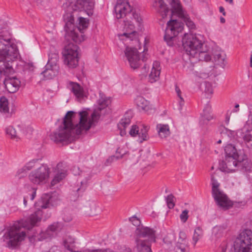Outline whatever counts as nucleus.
Instances as JSON below:
<instances>
[{"label":"nucleus","instance_id":"f03ea898","mask_svg":"<svg viewBox=\"0 0 252 252\" xmlns=\"http://www.w3.org/2000/svg\"><path fill=\"white\" fill-rule=\"evenodd\" d=\"M91 127V123L87 120L86 111H80L78 114L68 111L62 124L50 134V137L57 144H67L75 135L81 134Z\"/></svg>","mask_w":252,"mask_h":252},{"label":"nucleus","instance_id":"09e8293b","mask_svg":"<svg viewBox=\"0 0 252 252\" xmlns=\"http://www.w3.org/2000/svg\"><path fill=\"white\" fill-rule=\"evenodd\" d=\"M129 221L135 226H138L140 223V220L135 216H133L129 218Z\"/></svg>","mask_w":252,"mask_h":252},{"label":"nucleus","instance_id":"2f4dec72","mask_svg":"<svg viewBox=\"0 0 252 252\" xmlns=\"http://www.w3.org/2000/svg\"><path fill=\"white\" fill-rule=\"evenodd\" d=\"M157 129L159 137L164 138L170 134L169 127L168 125L159 124L157 125Z\"/></svg>","mask_w":252,"mask_h":252},{"label":"nucleus","instance_id":"5701e85b","mask_svg":"<svg viewBox=\"0 0 252 252\" xmlns=\"http://www.w3.org/2000/svg\"><path fill=\"white\" fill-rule=\"evenodd\" d=\"M61 229V225L58 222L54 223L50 225L48 229L40 234V240L51 239L54 237L56 232Z\"/></svg>","mask_w":252,"mask_h":252},{"label":"nucleus","instance_id":"412c9836","mask_svg":"<svg viewBox=\"0 0 252 252\" xmlns=\"http://www.w3.org/2000/svg\"><path fill=\"white\" fill-rule=\"evenodd\" d=\"M241 137L247 145L252 143V116L249 117L242 129Z\"/></svg>","mask_w":252,"mask_h":252},{"label":"nucleus","instance_id":"8fccbe9b","mask_svg":"<svg viewBox=\"0 0 252 252\" xmlns=\"http://www.w3.org/2000/svg\"><path fill=\"white\" fill-rule=\"evenodd\" d=\"M175 91L177 93V96H179L181 94L182 92L179 87H178L177 85H176L175 86Z\"/></svg>","mask_w":252,"mask_h":252},{"label":"nucleus","instance_id":"c756f323","mask_svg":"<svg viewBox=\"0 0 252 252\" xmlns=\"http://www.w3.org/2000/svg\"><path fill=\"white\" fill-rule=\"evenodd\" d=\"M211 106L208 103L206 104L201 114L200 123L201 125H207L209 121L213 119V117L211 115Z\"/></svg>","mask_w":252,"mask_h":252},{"label":"nucleus","instance_id":"393cba45","mask_svg":"<svg viewBox=\"0 0 252 252\" xmlns=\"http://www.w3.org/2000/svg\"><path fill=\"white\" fill-rule=\"evenodd\" d=\"M214 62L217 65L224 68L226 64V56L224 51L216 49L213 52Z\"/></svg>","mask_w":252,"mask_h":252},{"label":"nucleus","instance_id":"20e7f679","mask_svg":"<svg viewBox=\"0 0 252 252\" xmlns=\"http://www.w3.org/2000/svg\"><path fill=\"white\" fill-rule=\"evenodd\" d=\"M202 37L201 35L185 33L182 38V45L189 56V62H186L184 65L187 71H192L193 63L198 61L209 62L211 60V56L207 52L201 51L203 45Z\"/></svg>","mask_w":252,"mask_h":252},{"label":"nucleus","instance_id":"864d4df0","mask_svg":"<svg viewBox=\"0 0 252 252\" xmlns=\"http://www.w3.org/2000/svg\"><path fill=\"white\" fill-rule=\"evenodd\" d=\"M219 10H220V12L222 13V14L225 16V12L224 11V9L223 7L222 6H220V8H219Z\"/></svg>","mask_w":252,"mask_h":252},{"label":"nucleus","instance_id":"603ef678","mask_svg":"<svg viewBox=\"0 0 252 252\" xmlns=\"http://www.w3.org/2000/svg\"><path fill=\"white\" fill-rule=\"evenodd\" d=\"M179 104L181 107L184 104V100L183 97L180 98Z\"/></svg>","mask_w":252,"mask_h":252},{"label":"nucleus","instance_id":"aec40b11","mask_svg":"<svg viewBox=\"0 0 252 252\" xmlns=\"http://www.w3.org/2000/svg\"><path fill=\"white\" fill-rule=\"evenodd\" d=\"M149 128L146 126H144L143 128L139 129L136 125H133L129 132V134L133 137L138 135V141L140 143L143 142L144 141L147 140L149 138L148 136V131Z\"/></svg>","mask_w":252,"mask_h":252},{"label":"nucleus","instance_id":"f257e3e1","mask_svg":"<svg viewBox=\"0 0 252 252\" xmlns=\"http://www.w3.org/2000/svg\"><path fill=\"white\" fill-rule=\"evenodd\" d=\"M51 200V197L49 195H44L41 200L35 203L37 210L34 213L27 219L15 222L7 228L2 237L3 241L6 243L7 247L15 248L25 239L26 234L24 229L30 230L41 220L42 216L41 209L49 208Z\"/></svg>","mask_w":252,"mask_h":252},{"label":"nucleus","instance_id":"c9c22d12","mask_svg":"<svg viewBox=\"0 0 252 252\" xmlns=\"http://www.w3.org/2000/svg\"><path fill=\"white\" fill-rule=\"evenodd\" d=\"M38 160V159H33L28 162L22 168L19 169L17 171V174H23L22 176H23L26 174V172L28 170L32 169L34 166L35 163ZM21 176H20V177Z\"/></svg>","mask_w":252,"mask_h":252},{"label":"nucleus","instance_id":"f3484780","mask_svg":"<svg viewBox=\"0 0 252 252\" xmlns=\"http://www.w3.org/2000/svg\"><path fill=\"white\" fill-rule=\"evenodd\" d=\"M240 162V157H234L233 156H225L220 163V169L221 171L225 172H231L238 169Z\"/></svg>","mask_w":252,"mask_h":252},{"label":"nucleus","instance_id":"b1692460","mask_svg":"<svg viewBox=\"0 0 252 252\" xmlns=\"http://www.w3.org/2000/svg\"><path fill=\"white\" fill-rule=\"evenodd\" d=\"M67 88L79 101H81L85 96V92L83 87L77 83L69 82L67 84Z\"/></svg>","mask_w":252,"mask_h":252},{"label":"nucleus","instance_id":"e2e57ef3","mask_svg":"<svg viewBox=\"0 0 252 252\" xmlns=\"http://www.w3.org/2000/svg\"><path fill=\"white\" fill-rule=\"evenodd\" d=\"M229 120V117H226V123H228Z\"/></svg>","mask_w":252,"mask_h":252},{"label":"nucleus","instance_id":"dca6fc26","mask_svg":"<svg viewBox=\"0 0 252 252\" xmlns=\"http://www.w3.org/2000/svg\"><path fill=\"white\" fill-rule=\"evenodd\" d=\"M32 131V128L29 126L26 127L24 125H18L16 128L11 126H7L5 128V132L11 139L18 141L21 137L27 134L29 132Z\"/></svg>","mask_w":252,"mask_h":252},{"label":"nucleus","instance_id":"7ed1b4c3","mask_svg":"<svg viewBox=\"0 0 252 252\" xmlns=\"http://www.w3.org/2000/svg\"><path fill=\"white\" fill-rule=\"evenodd\" d=\"M116 17L117 19L126 17L125 22V29L126 32L119 35L121 39L125 36L126 39L130 40H136L137 33L134 30L135 27L134 22L136 23L137 29L142 30V19L138 13L132 12V8L127 0H118L114 8Z\"/></svg>","mask_w":252,"mask_h":252},{"label":"nucleus","instance_id":"774afa93","mask_svg":"<svg viewBox=\"0 0 252 252\" xmlns=\"http://www.w3.org/2000/svg\"><path fill=\"white\" fill-rule=\"evenodd\" d=\"M93 206H94V208H95V204H94V205H93Z\"/></svg>","mask_w":252,"mask_h":252},{"label":"nucleus","instance_id":"4c0bfd02","mask_svg":"<svg viewBox=\"0 0 252 252\" xmlns=\"http://www.w3.org/2000/svg\"><path fill=\"white\" fill-rule=\"evenodd\" d=\"M0 111L4 113H7L9 111L8 101L5 97L0 98Z\"/></svg>","mask_w":252,"mask_h":252},{"label":"nucleus","instance_id":"58836bf2","mask_svg":"<svg viewBox=\"0 0 252 252\" xmlns=\"http://www.w3.org/2000/svg\"><path fill=\"white\" fill-rule=\"evenodd\" d=\"M36 189L34 188L30 187L29 189V193L26 195L24 198V204L25 206H27V201L29 199L33 200L36 195Z\"/></svg>","mask_w":252,"mask_h":252},{"label":"nucleus","instance_id":"423d86ee","mask_svg":"<svg viewBox=\"0 0 252 252\" xmlns=\"http://www.w3.org/2000/svg\"><path fill=\"white\" fill-rule=\"evenodd\" d=\"M67 20L64 26L65 37L67 40H72L76 43H80L85 39L84 34L89 25V20L83 17L79 18V23L75 26L74 17L71 14L67 15Z\"/></svg>","mask_w":252,"mask_h":252},{"label":"nucleus","instance_id":"4468645a","mask_svg":"<svg viewBox=\"0 0 252 252\" xmlns=\"http://www.w3.org/2000/svg\"><path fill=\"white\" fill-rule=\"evenodd\" d=\"M125 55L130 67L133 69L138 68L141 65V63L145 62L147 58L145 54H143L141 58L137 49L129 47H126Z\"/></svg>","mask_w":252,"mask_h":252},{"label":"nucleus","instance_id":"2eb2a0df","mask_svg":"<svg viewBox=\"0 0 252 252\" xmlns=\"http://www.w3.org/2000/svg\"><path fill=\"white\" fill-rule=\"evenodd\" d=\"M183 30V24L176 19H171L167 23L164 38L169 44L173 38Z\"/></svg>","mask_w":252,"mask_h":252},{"label":"nucleus","instance_id":"473e14b6","mask_svg":"<svg viewBox=\"0 0 252 252\" xmlns=\"http://www.w3.org/2000/svg\"><path fill=\"white\" fill-rule=\"evenodd\" d=\"M132 117V112H127L118 124L119 128H126L130 124Z\"/></svg>","mask_w":252,"mask_h":252},{"label":"nucleus","instance_id":"a19ab883","mask_svg":"<svg viewBox=\"0 0 252 252\" xmlns=\"http://www.w3.org/2000/svg\"><path fill=\"white\" fill-rule=\"evenodd\" d=\"M129 159L131 164H135L137 163L140 156L139 153L138 151H134L129 154Z\"/></svg>","mask_w":252,"mask_h":252},{"label":"nucleus","instance_id":"a211bd4d","mask_svg":"<svg viewBox=\"0 0 252 252\" xmlns=\"http://www.w3.org/2000/svg\"><path fill=\"white\" fill-rule=\"evenodd\" d=\"M110 103V100L105 97L101 96L100 98L98 100V107L95 109L91 115L92 118H88V114H87V120L91 123V126L93 125L100 116L101 110L105 108ZM88 113L87 112H86Z\"/></svg>","mask_w":252,"mask_h":252},{"label":"nucleus","instance_id":"69168bd1","mask_svg":"<svg viewBox=\"0 0 252 252\" xmlns=\"http://www.w3.org/2000/svg\"><path fill=\"white\" fill-rule=\"evenodd\" d=\"M221 140H219V141H218L217 143L220 144V143H221Z\"/></svg>","mask_w":252,"mask_h":252},{"label":"nucleus","instance_id":"bf43d9fd","mask_svg":"<svg viewBox=\"0 0 252 252\" xmlns=\"http://www.w3.org/2000/svg\"><path fill=\"white\" fill-rule=\"evenodd\" d=\"M250 65H251V67H252V54L251 55Z\"/></svg>","mask_w":252,"mask_h":252},{"label":"nucleus","instance_id":"6e6552de","mask_svg":"<svg viewBox=\"0 0 252 252\" xmlns=\"http://www.w3.org/2000/svg\"><path fill=\"white\" fill-rule=\"evenodd\" d=\"M135 234L138 252H152L150 245L156 241L155 231L148 227H139L135 230Z\"/></svg>","mask_w":252,"mask_h":252},{"label":"nucleus","instance_id":"4d7b16f0","mask_svg":"<svg viewBox=\"0 0 252 252\" xmlns=\"http://www.w3.org/2000/svg\"><path fill=\"white\" fill-rule=\"evenodd\" d=\"M225 19L223 17H220V22L221 23H224L225 22Z\"/></svg>","mask_w":252,"mask_h":252},{"label":"nucleus","instance_id":"49530a36","mask_svg":"<svg viewBox=\"0 0 252 252\" xmlns=\"http://www.w3.org/2000/svg\"><path fill=\"white\" fill-rule=\"evenodd\" d=\"M221 135L223 137V135H227L229 137L234 136L235 132L234 131L229 130L227 128H224V129L221 132Z\"/></svg>","mask_w":252,"mask_h":252},{"label":"nucleus","instance_id":"a878e982","mask_svg":"<svg viewBox=\"0 0 252 252\" xmlns=\"http://www.w3.org/2000/svg\"><path fill=\"white\" fill-rule=\"evenodd\" d=\"M80 178H84V180L80 179V183L82 187L77 189V191H81L83 192L85 190L86 185L87 181L91 179L92 176V171L91 169L86 168L81 171L79 174Z\"/></svg>","mask_w":252,"mask_h":252},{"label":"nucleus","instance_id":"f8f14e48","mask_svg":"<svg viewBox=\"0 0 252 252\" xmlns=\"http://www.w3.org/2000/svg\"><path fill=\"white\" fill-rule=\"evenodd\" d=\"M50 174L49 167L42 164L37 169L31 171L29 175L30 181L34 185H41L45 184L48 180Z\"/></svg>","mask_w":252,"mask_h":252},{"label":"nucleus","instance_id":"ddd939ff","mask_svg":"<svg viewBox=\"0 0 252 252\" xmlns=\"http://www.w3.org/2000/svg\"><path fill=\"white\" fill-rule=\"evenodd\" d=\"M58 53L55 52L49 54V59L45 66V69L41 74L46 79H51L56 76L59 72V66L58 64Z\"/></svg>","mask_w":252,"mask_h":252},{"label":"nucleus","instance_id":"4be33fe9","mask_svg":"<svg viewBox=\"0 0 252 252\" xmlns=\"http://www.w3.org/2000/svg\"><path fill=\"white\" fill-rule=\"evenodd\" d=\"M175 242V235L172 233H168L159 242L162 249L165 251L169 252L172 250Z\"/></svg>","mask_w":252,"mask_h":252},{"label":"nucleus","instance_id":"a18cd8bd","mask_svg":"<svg viewBox=\"0 0 252 252\" xmlns=\"http://www.w3.org/2000/svg\"><path fill=\"white\" fill-rule=\"evenodd\" d=\"M189 211L187 210H184L181 215H180V218L181 219V220L183 222H186L188 219L189 216H188Z\"/></svg>","mask_w":252,"mask_h":252},{"label":"nucleus","instance_id":"13d9d810","mask_svg":"<svg viewBox=\"0 0 252 252\" xmlns=\"http://www.w3.org/2000/svg\"><path fill=\"white\" fill-rule=\"evenodd\" d=\"M226 1L228 2L230 4H233V0H225Z\"/></svg>","mask_w":252,"mask_h":252},{"label":"nucleus","instance_id":"7c9ffc66","mask_svg":"<svg viewBox=\"0 0 252 252\" xmlns=\"http://www.w3.org/2000/svg\"><path fill=\"white\" fill-rule=\"evenodd\" d=\"M226 229V226L224 225H217L214 227L212 229V240L216 241L222 237Z\"/></svg>","mask_w":252,"mask_h":252},{"label":"nucleus","instance_id":"3c124183","mask_svg":"<svg viewBox=\"0 0 252 252\" xmlns=\"http://www.w3.org/2000/svg\"><path fill=\"white\" fill-rule=\"evenodd\" d=\"M120 130V134L121 136H124L126 134L125 128H119Z\"/></svg>","mask_w":252,"mask_h":252},{"label":"nucleus","instance_id":"72a5a7b5","mask_svg":"<svg viewBox=\"0 0 252 252\" xmlns=\"http://www.w3.org/2000/svg\"><path fill=\"white\" fill-rule=\"evenodd\" d=\"M135 103L139 109L147 111L150 108L149 102L141 96H138L135 99Z\"/></svg>","mask_w":252,"mask_h":252},{"label":"nucleus","instance_id":"052dcab7","mask_svg":"<svg viewBox=\"0 0 252 252\" xmlns=\"http://www.w3.org/2000/svg\"><path fill=\"white\" fill-rule=\"evenodd\" d=\"M28 66H29V68L30 69H32V68H33V65L32 64H28Z\"/></svg>","mask_w":252,"mask_h":252},{"label":"nucleus","instance_id":"338daca9","mask_svg":"<svg viewBox=\"0 0 252 252\" xmlns=\"http://www.w3.org/2000/svg\"><path fill=\"white\" fill-rule=\"evenodd\" d=\"M178 96L179 97V98L182 97V95H181H181H180L179 96Z\"/></svg>","mask_w":252,"mask_h":252},{"label":"nucleus","instance_id":"c85d7f7f","mask_svg":"<svg viewBox=\"0 0 252 252\" xmlns=\"http://www.w3.org/2000/svg\"><path fill=\"white\" fill-rule=\"evenodd\" d=\"M180 239L175 248V252H189V248L186 244L185 234L183 232L179 233Z\"/></svg>","mask_w":252,"mask_h":252},{"label":"nucleus","instance_id":"6e6d98bb","mask_svg":"<svg viewBox=\"0 0 252 252\" xmlns=\"http://www.w3.org/2000/svg\"><path fill=\"white\" fill-rule=\"evenodd\" d=\"M226 249H227V246L226 245L222 246V248H221L222 252H225V251H226Z\"/></svg>","mask_w":252,"mask_h":252},{"label":"nucleus","instance_id":"f704fd0d","mask_svg":"<svg viewBox=\"0 0 252 252\" xmlns=\"http://www.w3.org/2000/svg\"><path fill=\"white\" fill-rule=\"evenodd\" d=\"M225 156L239 157L237 150L234 145L231 144H227L224 147Z\"/></svg>","mask_w":252,"mask_h":252},{"label":"nucleus","instance_id":"0eeeda50","mask_svg":"<svg viewBox=\"0 0 252 252\" xmlns=\"http://www.w3.org/2000/svg\"><path fill=\"white\" fill-rule=\"evenodd\" d=\"M168 2L171 6L172 16L176 15L179 18L182 19L189 28H194L195 25L193 22L183 9L179 0H168ZM153 6L162 15L163 18L166 16L167 13L169 12V9L164 2L163 0H155Z\"/></svg>","mask_w":252,"mask_h":252},{"label":"nucleus","instance_id":"ea45409f","mask_svg":"<svg viewBox=\"0 0 252 252\" xmlns=\"http://www.w3.org/2000/svg\"><path fill=\"white\" fill-rule=\"evenodd\" d=\"M240 162L241 164H239L238 169L240 168L244 169L246 171L250 170L251 169V164L247 159L240 158Z\"/></svg>","mask_w":252,"mask_h":252},{"label":"nucleus","instance_id":"5fc2aeb1","mask_svg":"<svg viewBox=\"0 0 252 252\" xmlns=\"http://www.w3.org/2000/svg\"><path fill=\"white\" fill-rule=\"evenodd\" d=\"M64 244L65 247H66L67 248H69V246L68 245V240H65L64 241Z\"/></svg>","mask_w":252,"mask_h":252},{"label":"nucleus","instance_id":"0e129e2a","mask_svg":"<svg viewBox=\"0 0 252 252\" xmlns=\"http://www.w3.org/2000/svg\"><path fill=\"white\" fill-rule=\"evenodd\" d=\"M239 104H236V105H235V107L236 108H239Z\"/></svg>","mask_w":252,"mask_h":252},{"label":"nucleus","instance_id":"bb28decb","mask_svg":"<svg viewBox=\"0 0 252 252\" xmlns=\"http://www.w3.org/2000/svg\"><path fill=\"white\" fill-rule=\"evenodd\" d=\"M63 166V163H59L57 164L55 169L57 173L51 182L52 186H55L65 177L66 175V171L64 169H62Z\"/></svg>","mask_w":252,"mask_h":252},{"label":"nucleus","instance_id":"79ce46f5","mask_svg":"<svg viewBox=\"0 0 252 252\" xmlns=\"http://www.w3.org/2000/svg\"><path fill=\"white\" fill-rule=\"evenodd\" d=\"M174 199L175 197L172 194L168 195L166 197V203L168 206V207L169 209H172L174 208L175 206Z\"/></svg>","mask_w":252,"mask_h":252},{"label":"nucleus","instance_id":"e433bc0d","mask_svg":"<svg viewBox=\"0 0 252 252\" xmlns=\"http://www.w3.org/2000/svg\"><path fill=\"white\" fill-rule=\"evenodd\" d=\"M202 229L199 226L196 227L194 230L192 237V241L194 246H195L196 243L198 242V241L202 238Z\"/></svg>","mask_w":252,"mask_h":252},{"label":"nucleus","instance_id":"680f3d73","mask_svg":"<svg viewBox=\"0 0 252 252\" xmlns=\"http://www.w3.org/2000/svg\"><path fill=\"white\" fill-rule=\"evenodd\" d=\"M248 147L249 148H252V143H250L249 145H248Z\"/></svg>","mask_w":252,"mask_h":252},{"label":"nucleus","instance_id":"9b49d317","mask_svg":"<svg viewBox=\"0 0 252 252\" xmlns=\"http://www.w3.org/2000/svg\"><path fill=\"white\" fill-rule=\"evenodd\" d=\"M78 47L73 43L65 46L63 52L64 63L69 68H75L78 64Z\"/></svg>","mask_w":252,"mask_h":252},{"label":"nucleus","instance_id":"9d476101","mask_svg":"<svg viewBox=\"0 0 252 252\" xmlns=\"http://www.w3.org/2000/svg\"><path fill=\"white\" fill-rule=\"evenodd\" d=\"M211 185L212 195L217 204L224 209H228L232 206V203L226 195L220 190V184L218 182L214 175H211Z\"/></svg>","mask_w":252,"mask_h":252},{"label":"nucleus","instance_id":"1a4fd4ad","mask_svg":"<svg viewBox=\"0 0 252 252\" xmlns=\"http://www.w3.org/2000/svg\"><path fill=\"white\" fill-rule=\"evenodd\" d=\"M234 252H252V231H242L234 242Z\"/></svg>","mask_w":252,"mask_h":252},{"label":"nucleus","instance_id":"de8ad7c7","mask_svg":"<svg viewBox=\"0 0 252 252\" xmlns=\"http://www.w3.org/2000/svg\"><path fill=\"white\" fill-rule=\"evenodd\" d=\"M117 153H119L121 155V156H116V157H115V156L112 157L110 158H109L108 159V160H110V159H113V158L119 159L120 158H122L124 157V155L126 154L125 151L123 152L122 149H118L117 150Z\"/></svg>","mask_w":252,"mask_h":252},{"label":"nucleus","instance_id":"39448f33","mask_svg":"<svg viewBox=\"0 0 252 252\" xmlns=\"http://www.w3.org/2000/svg\"><path fill=\"white\" fill-rule=\"evenodd\" d=\"M15 45L11 43L9 37L0 34V73L7 75L12 72V67L9 62L17 57Z\"/></svg>","mask_w":252,"mask_h":252},{"label":"nucleus","instance_id":"cd10ccee","mask_svg":"<svg viewBox=\"0 0 252 252\" xmlns=\"http://www.w3.org/2000/svg\"><path fill=\"white\" fill-rule=\"evenodd\" d=\"M160 73V68L159 63L155 61L153 64L150 74L149 75V80L151 83L156 82L159 79Z\"/></svg>","mask_w":252,"mask_h":252},{"label":"nucleus","instance_id":"37998d69","mask_svg":"<svg viewBox=\"0 0 252 252\" xmlns=\"http://www.w3.org/2000/svg\"><path fill=\"white\" fill-rule=\"evenodd\" d=\"M204 92L205 93L209 94L212 95L213 93V89L211 83L208 82H205L204 83Z\"/></svg>","mask_w":252,"mask_h":252},{"label":"nucleus","instance_id":"c03bdc74","mask_svg":"<svg viewBox=\"0 0 252 252\" xmlns=\"http://www.w3.org/2000/svg\"><path fill=\"white\" fill-rule=\"evenodd\" d=\"M60 5L64 9L69 8L72 3V0H60Z\"/></svg>","mask_w":252,"mask_h":252},{"label":"nucleus","instance_id":"6ab92c4d","mask_svg":"<svg viewBox=\"0 0 252 252\" xmlns=\"http://www.w3.org/2000/svg\"><path fill=\"white\" fill-rule=\"evenodd\" d=\"M13 72V69H12V72L11 73L7 75L4 74L7 77L5 78L3 83L5 89L10 93H14L16 92L19 90L21 84L20 81L16 77H10L8 76V75Z\"/></svg>","mask_w":252,"mask_h":252}]
</instances>
